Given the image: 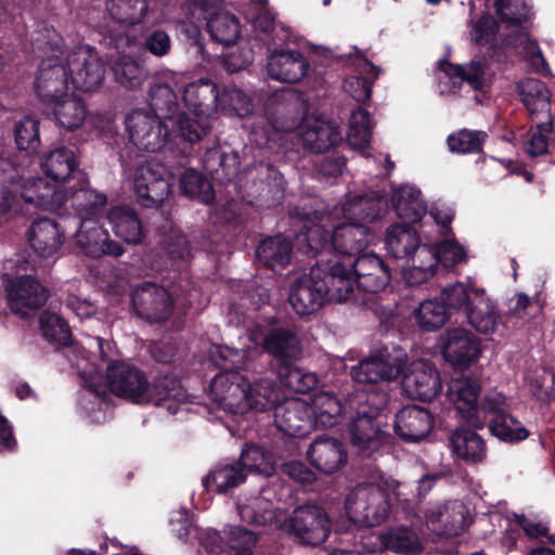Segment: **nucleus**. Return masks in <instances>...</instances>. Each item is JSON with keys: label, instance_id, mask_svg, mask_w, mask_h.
I'll list each match as a JSON object with an SVG mask.
<instances>
[{"label": "nucleus", "instance_id": "1", "mask_svg": "<svg viewBox=\"0 0 555 555\" xmlns=\"http://www.w3.org/2000/svg\"><path fill=\"white\" fill-rule=\"evenodd\" d=\"M447 395L461 417L472 427L488 426L492 436L508 443L528 438L529 430L509 413L507 396L492 389L479 402L481 384H447Z\"/></svg>", "mask_w": 555, "mask_h": 555}, {"label": "nucleus", "instance_id": "2", "mask_svg": "<svg viewBox=\"0 0 555 555\" xmlns=\"http://www.w3.org/2000/svg\"><path fill=\"white\" fill-rule=\"evenodd\" d=\"M293 216L311 223L305 233L308 251L314 255L335 251L343 256H354L363 251L372 240L369 228L359 222L336 224L339 219L337 208L327 211L324 208H295Z\"/></svg>", "mask_w": 555, "mask_h": 555}, {"label": "nucleus", "instance_id": "3", "mask_svg": "<svg viewBox=\"0 0 555 555\" xmlns=\"http://www.w3.org/2000/svg\"><path fill=\"white\" fill-rule=\"evenodd\" d=\"M346 404L350 414V440L361 456L370 457L390 442L391 435L386 430L387 416L383 413L388 404L387 392L374 388L346 390Z\"/></svg>", "mask_w": 555, "mask_h": 555}, {"label": "nucleus", "instance_id": "4", "mask_svg": "<svg viewBox=\"0 0 555 555\" xmlns=\"http://www.w3.org/2000/svg\"><path fill=\"white\" fill-rule=\"evenodd\" d=\"M166 384H81L77 392V404L88 417L96 412L107 409L112 404V397L126 400L134 404L162 406L169 395Z\"/></svg>", "mask_w": 555, "mask_h": 555}, {"label": "nucleus", "instance_id": "5", "mask_svg": "<svg viewBox=\"0 0 555 555\" xmlns=\"http://www.w3.org/2000/svg\"><path fill=\"white\" fill-rule=\"evenodd\" d=\"M441 298L479 334L491 335L503 323L496 304L487 296L485 288L456 282L441 289Z\"/></svg>", "mask_w": 555, "mask_h": 555}, {"label": "nucleus", "instance_id": "6", "mask_svg": "<svg viewBox=\"0 0 555 555\" xmlns=\"http://www.w3.org/2000/svg\"><path fill=\"white\" fill-rule=\"evenodd\" d=\"M218 96L217 85L209 78H199L183 87V103L194 117L185 113L177 118V132L184 141L198 142L209 132L218 109Z\"/></svg>", "mask_w": 555, "mask_h": 555}, {"label": "nucleus", "instance_id": "7", "mask_svg": "<svg viewBox=\"0 0 555 555\" xmlns=\"http://www.w3.org/2000/svg\"><path fill=\"white\" fill-rule=\"evenodd\" d=\"M33 44L46 55L36 77V92L42 101L53 103L66 94L70 83L63 39L54 30H47V35L38 34Z\"/></svg>", "mask_w": 555, "mask_h": 555}, {"label": "nucleus", "instance_id": "8", "mask_svg": "<svg viewBox=\"0 0 555 555\" xmlns=\"http://www.w3.org/2000/svg\"><path fill=\"white\" fill-rule=\"evenodd\" d=\"M203 391L199 395L189 392L183 384H166L169 395L165 406L170 414H176L180 403L202 404L210 400L217 409L234 415H244L249 411L246 384H201Z\"/></svg>", "mask_w": 555, "mask_h": 555}, {"label": "nucleus", "instance_id": "9", "mask_svg": "<svg viewBox=\"0 0 555 555\" xmlns=\"http://www.w3.org/2000/svg\"><path fill=\"white\" fill-rule=\"evenodd\" d=\"M3 183H10V188L4 186L2 191L3 203L0 204V210L7 212L15 205L16 193L25 203L37 208L55 209L67 198L64 193L56 190V185L44 181L40 177H23V169L15 166V170H10L3 178Z\"/></svg>", "mask_w": 555, "mask_h": 555}, {"label": "nucleus", "instance_id": "10", "mask_svg": "<svg viewBox=\"0 0 555 555\" xmlns=\"http://www.w3.org/2000/svg\"><path fill=\"white\" fill-rule=\"evenodd\" d=\"M345 506L352 522L366 528L376 527L388 518L389 494L372 485L358 488L347 496Z\"/></svg>", "mask_w": 555, "mask_h": 555}, {"label": "nucleus", "instance_id": "11", "mask_svg": "<svg viewBox=\"0 0 555 555\" xmlns=\"http://www.w3.org/2000/svg\"><path fill=\"white\" fill-rule=\"evenodd\" d=\"M262 348L279 362L276 374L280 382L304 380L306 376L293 365V361L302 352L300 339L294 330H272L263 339Z\"/></svg>", "mask_w": 555, "mask_h": 555}, {"label": "nucleus", "instance_id": "12", "mask_svg": "<svg viewBox=\"0 0 555 555\" xmlns=\"http://www.w3.org/2000/svg\"><path fill=\"white\" fill-rule=\"evenodd\" d=\"M132 184L138 202L144 207L157 206L170 194L169 173L155 159H146L135 166Z\"/></svg>", "mask_w": 555, "mask_h": 555}, {"label": "nucleus", "instance_id": "13", "mask_svg": "<svg viewBox=\"0 0 555 555\" xmlns=\"http://www.w3.org/2000/svg\"><path fill=\"white\" fill-rule=\"evenodd\" d=\"M287 531L301 544L318 546L331 533V520L326 511L315 504L297 506L285 521Z\"/></svg>", "mask_w": 555, "mask_h": 555}, {"label": "nucleus", "instance_id": "14", "mask_svg": "<svg viewBox=\"0 0 555 555\" xmlns=\"http://www.w3.org/2000/svg\"><path fill=\"white\" fill-rule=\"evenodd\" d=\"M64 54L74 89L89 92L100 87L105 76V65L93 48L78 46Z\"/></svg>", "mask_w": 555, "mask_h": 555}, {"label": "nucleus", "instance_id": "15", "mask_svg": "<svg viewBox=\"0 0 555 555\" xmlns=\"http://www.w3.org/2000/svg\"><path fill=\"white\" fill-rule=\"evenodd\" d=\"M410 367L405 365V354L401 350L393 353H379L362 360L351 371L353 382H395L409 378Z\"/></svg>", "mask_w": 555, "mask_h": 555}, {"label": "nucleus", "instance_id": "16", "mask_svg": "<svg viewBox=\"0 0 555 555\" xmlns=\"http://www.w3.org/2000/svg\"><path fill=\"white\" fill-rule=\"evenodd\" d=\"M126 130L135 147L152 153L160 151L169 135L163 121L144 109H134L127 116Z\"/></svg>", "mask_w": 555, "mask_h": 555}, {"label": "nucleus", "instance_id": "17", "mask_svg": "<svg viewBox=\"0 0 555 555\" xmlns=\"http://www.w3.org/2000/svg\"><path fill=\"white\" fill-rule=\"evenodd\" d=\"M135 313L150 322H164L173 311V299L169 292L153 282H144L132 292Z\"/></svg>", "mask_w": 555, "mask_h": 555}, {"label": "nucleus", "instance_id": "18", "mask_svg": "<svg viewBox=\"0 0 555 555\" xmlns=\"http://www.w3.org/2000/svg\"><path fill=\"white\" fill-rule=\"evenodd\" d=\"M322 274V269L314 266L308 274L299 276L292 284L288 300L297 314L310 315L323 306L326 291Z\"/></svg>", "mask_w": 555, "mask_h": 555}, {"label": "nucleus", "instance_id": "19", "mask_svg": "<svg viewBox=\"0 0 555 555\" xmlns=\"http://www.w3.org/2000/svg\"><path fill=\"white\" fill-rule=\"evenodd\" d=\"M315 269H322V282L325 283L326 298L331 301L348 300L354 292L353 269L351 260L341 261L337 255L330 259H320Z\"/></svg>", "mask_w": 555, "mask_h": 555}, {"label": "nucleus", "instance_id": "20", "mask_svg": "<svg viewBox=\"0 0 555 555\" xmlns=\"http://www.w3.org/2000/svg\"><path fill=\"white\" fill-rule=\"evenodd\" d=\"M286 392L274 412L278 428L292 437H304L310 433L314 418L305 395L291 397Z\"/></svg>", "mask_w": 555, "mask_h": 555}, {"label": "nucleus", "instance_id": "21", "mask_svg": "<svg viewBox=\"0 0 555 555\" xmlns=\"http://www.w3.org/2000/svg\"><path fill=\"white\" fill-rule=\"evenodd\" d=\"M76 244L89 256L103 255L119 257L125 253L124 247L111 238L109 233L99 222L98 218H83L75 234Z\"/></svg>", "mask_w": 555, "mask_h": 555}, {"label": "nucleus", "instance_id": "22", "mask_svg": "<svg viewBox=\"0 0 555 555\" xmlns=\"http://www.w3.org/2000/svg\"><path fill=\"white\" fill-rule=\"evenodd\" d=\"M47 299V288L30 275L17 278L8 287L9 308L23 318L42 307Z\"/></svg>", "mask_w": 555, "mask_h": 555}, {"label": "nucleus", "instance_id": "23", "mask_svg": "<svg viewBox=\"0 0 555 555\" xmlns=\"http://www.w3.org/2000/svg\"><path fill=\"white\" fill-rule=\"evenodd\" d=\"M306 389H294L295 392L305 395L311 409L315 423L324 427H333L338 423L341 414H347L349 408L346 404V397L341 401L334 392L309 387V384H302Z\"/></svg>", "mask_w": 555, "mask_h": 555}, {"label": "nucleus", "instance_id": "24", "mask_svg": "<svg viewBox=\"0 0 555 555\" xmlns=\"http://www.w3.org/2000/svg\"><path fill=\"white\" fill-rule=\"evenodd\" d=\"M310 64L298 50H273L268 55L267 75L269 78L284 82L296 83L308 73Z\"/></svg>", "mask_w": 555, "mask_h": 555}, {"label": "nucleus", "instance_id": "25", "mask_svg": "<svg viewBox=\"0 0 555 555\" xmlns=\"http://www.w3.org/2000/svg\"><path fill=\"white\" fill-rule=\"evenodd\" d=\"M434 428V416L424 408L406 405L395 416L393 430L404 442H420L427 438Z\"/></svg>", "mask_w": 555, "mask_h": 555}, {"label": "nucleus", "instance_id": "26", "mask_svg": "<svg viewBox=\"0 0 555 555\" xmlns=\"http://www.w3.org/2000/svg\"><path fill=\"white\" fill-rule=\"evenodd\" d=\"M309 463L319 472L331 475L338 472L347 463L348 454L345 444L333 437H317L307 451Z\"/></svg>", "mask_w": 555, "mask_h": 555}, {"label": "nucleus", "instance_id": "27", "mask_svg": "<svg viewBox=\"0 0 555 555\" xmlns=\"http://www.w3.org/2000/svg\"><path fill=\"white\" fill-rule=\"evenodd\" d=\"M353 274L359 288L367 293H377L389 284L390 268L379 256L364 254L351 260Z\"/></svg>", "mask_w": 555, "mask_h": 555}, {"label": "nucleus", "instance_id": "28", "mask_svg": "<svg viewBox=\"0 0 555 555\" xmlns=\"http://www.w3.org/2000/svg\"><path fill=\"white\" fill-rule=\"evenodd\" d=\"M298 134L305 147L322 153L341 140L337 126L326 119L308 116L298 127Z\"/></svg>", "mask_w": 555, "mask_h": 555}, {"label": "nucleus", "instance_id": "29", "mask_svg": "<svg viewBox=\"0 0 555 555\" xmlns=\"http://www.w3.org/2000/svg\"><path fill=\"white\" fill-rule=\"evenodd\" d=\"M442 351L446 360L453 366L466 367L478 358L479 341L467 328L448 330Z\"/></svg>", "mask_w": 555, "mask_h": 555}, {"label": "nucleus", "instance_id": "30", "mask_svg": "<svg viewBox=\"0 0 555 555\" xmlns=\"http://www.w3.org/2000/svg\"><path fill=\"white\" fill-rule=\"evenodd\" d=\"M52 104L56 121L67 130L74 131L83 125L98 128L103 121L101 116L88 112L86 103L79 96L65 94Z\"/></svg>", "mask_w": 555, "mask_h": 555}, {"label": "nucleus", "instance_id": "31", "mask_svg": "<svg viewBox=\"0 0 555 555\" xmlns=\"http://www.w3.org/2000/svg\"><path fill=\"white\" fill-rule=\"evenodd\" d=\"M106 220L116 237L126 244L137 245L144 238V228L137 210L129 205L112 206Z\"/></svg>", "mask_w": 555, "mask_h": 555}, {"label": "nucleus", "instance_id": "32", "mask_svg": "<svg viewBox=\"0 0 555 555\" xmlns=\"http://www.w3.org/2000/svg\"><path fill=\"white\" fill-rule=\"evenodd\" d=\"M28 240L38 256L49 258L56 254L63 245L64 232L54 220L41 218L31 224Z\"/></svg>", "mask_w": 555, "mask_h": 555}, {"label": "nucleus", "instance_id": "33", "mask_svg": "<svg viewBox=\"0 0 555 555\" xmlns=\"http://www.w3.org/2000/svg\"><path fill=\"white\" fill-rule=\"evenodd\" d=\"M402 276L405 283L415 286L430 280L438 269V256L435 246L420 245L408 258Z\"/></svg>", "mask_w": 555, "mask_h": 555}, {"label": "nucleus", "instance_id": "34", "mask_svg": "<svg viewBox=\"0 0 555 555\" xmlns=\"http://www.w3.org/2000/svg\"><path fill=\"white\" fill-rule=\"evenodd\" d=\"M219 373L210 382H234L237 379L246 380L244 372L247 369V351L228 346H218L211 352Z\"/></svg>", "mask_w": 555, "mask_h": 555}, {"label": "nucleus", "instance_id": "35", "mask_svg": "<svg viewBox=\"0 0 555 555\" xmlns=\"http://www.w3.org/2000/svg\"><path fill=\"white\" fill-rule=\"evenodd\" d=\"M246 478V467L236 460L215 466L203 477L202 483L207 491L225 494L245 482Z\"/></svg>", "mask_w": 555, "mask_h": 555}, {"label": "nucleus", "instance_id": "36", "mask_svg": "<svg viewBox=\"0 0 555 555\" xmlns=\"http://www.w3.org/2000/svg\"><path fill=\"white\" fill-rule=\"evenodd\" d=\"M438 67L443 73V77L439 78L440 82L451 85L449 92H455L463 81H466L473 89L483 87L486 69L479 61H473L463 66L440 61Z\"/></svg>", "mask_w": 555, "mask_h": 555}, {"label": "nucleus", "instance_id": "37", "mask_svg": "<svg viewBox=\"0 0 555 555\" xmlns=\"http://www.w3.org/2000/svg\"><path fill=\"white\" fill-rule=\"evenodd\" d=\"M450 444L454 455L467 464H478L487 456L486 442L470 428H456L451 437Z\"/></svg>", "mask_w": 555, "mask_h": 555}, {"label": "nucleus", "instance_id": "38", "mask_svg": "<svg viewBox=\"0 0 555 555\" xmlns=\"http://www.w3.org/2000/svg\"><path fill=\"white\" fill-rule=\"evenodd\" d=\"M292 384H246L248 409L257 412L273 410L285 400L286 392L294 390Z\"/></svg>", "mask_w": 555, "mask_h": 555}, {"label": "nucleus", "instance_id": "39", "mask_svg": "<svg viewBox=\"0 0 555 555\" xmlns=\"http://www.w3.org/2000/svg\"><path fill=\"white\" fill-rule=\"evenodd\" d=\"M147 94L151 114L159 120H171L173 130L177 131V118L185 113L180 111L176 92L166 83H155L150 87Z\"/></svg>", "mask_w": 555, "mask_h": 555}, {"label": "nucleus", "instance_id": "40", "mask_svg": "<svg viewBox=\"0 0 555 555\" xmlns=\"http://www.w3.org/2000/svg\"><path fill=\"white\" fill-rule=\"evenodd\" d=\"M380 545L398 555H418L423 544L414 529L408 526L391 527L379 534Z\"/></svg>", "mask_w": 555, "mask_h": 555}, {"label": "nucleus", "instance_id": "41", "mask_svg": "<svg viewBox=\"0 0 555 555\" xmlns=\"http://www.w3.org/2000/svg\"><path fill=\"white\" fill-rule=\"evenodd\" d=\"M237 461L246 467V475L255 473L271 477L275 475L279 466L275 455L270 450L254 442L244 444Z\"/></svg>", "mask_w": 555, "mask_h": 555}, {"label": "nucleus", "instance_id": "42", "mask_svg": "<svg viewBox=\"0 0 555 555\" xmlns=\"http://www.w3.org/2000/svg\"><path fill=\"white\" fill-rule=\"evenodd\" d=\"M392 205L398 217L409 222L420 221L427 211V206L421 196L420 190L409 184L395 190Z\"/></svg>", "mask_w": 555, "mask_h": 555}, {"label": "nucleus", "instance_id": "43", "mask_svg": "<svg viewBox=\"0 0 555 555\" xmlns=\"http://www.w3.org/2000/svg\"><path fill=\"white\" fill-rule=\"evenodd\" d=\"M292 250L291 241L283 235H276L263 240L256 250V256L266 267L284 268L291 261Z\"/></svg>", "mask_w": 555, "mask_h": 555}, {"label": "nucleus", "instance_id": "44", "mask_svg": "<svg viewBox=\"0 0 555 555\" xmlns=\"http://www.w3.org/2000/svg\"><path fill=\"white\" fill-rule=\"evenodd\" d=\"M385 244L388 253L399 259H406L421 245L416 232L405 223L389 227Z\"/></svg>", "mask_w": 555, "mask_h": 555}, {"label": "nucleus", "instance_id": "45", "mask_svg": "<svg viewBox=\"0 0 555 555\" xmlns=\"http://www.w3.org/2000/svg\"><path fill=\"white\" fill-rule=\"evenodd\" d=\"M437 299L424 300L414 311V318L417 325L427 332L440 328L450 318L455 314V310L442 300L441 295Z\"/></svg>", "mask_w": 555, "mask_h": 555}, {"label": "nucleus", "instance_id": "46", "mask_svg": "<svg viewBox=\"0 0 555 555\" xmlns=\"http://www.w3.org/2000/svg\"><path fill=\"white\" fill-rule=\"evenodd\" d=\"M517 91L530 115L550 113L551 94L544 82L526 78L517 83Z\"/></svg>", "mask_w": 555, "mask_h": 555}, {"label": "nucleus", "instance_id": "47", "mask_svg": "<svg viewBox=\"0 0 555 555\" xmlns=\"http://www.w3.org/2000/svg\"><path fill=\"white\" fill-rule=\"evenodd\" d=\"M207 29L211 38L224 46L236 42L241 34L240 23L235 15L218 10L205 16Z\"/></svg>", "mask_w": 555, "mask_h": 555}, {"label": "nucleus", "instance_id": "48", "mask_svg": "<svg viewBox=\"0 0 555 555\" xmlns=\"http://www.w3.org/2000/svg\"><path fill=\"white\" fill-rule=\"evenodd\" d=\"M106 8L111 17L125 26L142 23L152 10L149 0H109Z\"/></svg>", "mask_w": 555, "mask_h": 555}, {"label": "nucleus", "instance_id": "49", "mask_svg": "<svg viewBox=\"0 0 555 555\" xmlns=\"http://www.w3.org/2000/svg\"><path fill=\"white\" fill-rule=\"evenodd\" d=\"M41 168L53 181L64 182L76 169L75 154L65 147L53 150L41 160Z\"/></svg>", "mask_w": 555, "mask_h": 555}, {"label": "nucleus", "instance_id": "50", "mask_svg": "<svg viewBox=\"0 0 555 555\" xmlns=\"http://www.w3.org/2000/svg\"><path fill=\"white\" fill-rule=\"evenodd\" d=\"M383 199L376 195H357L348 199L338 216L347 220H373L382 210Z\"/></svg>", "mask_w": 555, "mask_h": 555}, {"label": "nucleus", "instance_id": "51", "mask_svg": "<svg viewBox=\"0 0 555 555\" xmlns=\"http://www.w3.org/2000/svg\"><path fill=\"white\" fill-rule=\"evenodd\" d=\"M358 69L363 77L352 76L346 79L344 89L357 102H365L371 98L372 82L378 78L382 70L366 59L358 65Z\"/></svg>", "mask_w": 555, "mask_h": 555}, {"label": "nucleus", "instance_id": "52", "mask_svg": "<svg viewBox=\"0 0 555 555\" xmlns=\"http://www.w3.org/2000/svg\"><path fill=\"white\" fill-rule=\"evenodd\" d=\"M80 182V188L72 192L73 207L78 211L80 219L96 218L99 210L105 205L106 196L90 189L86 182Z\"/></svg>", "mask_w": 555, "mask_h": 555}, {"label": "nucleus", "instance_id": "53", "mask_svg": "<svg viewBox=\"0 0 555 555\" xmlns=\"http://www.w3.org/2000/svg\"><path fill=\"white\" fill-rule=\"evenodd\" d=\"M237 511L242 521L256 527L271 522L275 516L272 502L263 498H254L238 504Z\"/></svg>", "mask_w": 555, "mask_h": 555}, {"label": "nucleus", "instance_id": "54", "mask_svg": "<svg viewBox=\"0 0 555 555\" xmlns=\"http://www.w3.org/2000/svg\"><path fill=\"white\" fill-rule=\"evenodd\" d=\"M217 105L223 112L241 117L249 115L253 111L250 98L243 90L234 86L225 87L219 93Z\"/></svg>", "mask_w": 555, "mask_h": 555}, {"label": "nucleus", "instance_id": "55", "mask_svg": "<svg viewBox=\"0 0 555 555\" xmlns=\"http://www.w3.org/2000/svg\"><path fill=\"white\" fill-rule=\"evenodd\" d=\"M15 143L20 151L33 154L38 151L40 145L39 121L38 119L25 116L20 119L14 129Z\"/></svg>", "mask_w": 555, "mask_h": 555}, {"label": "nucleus", "instance_id": "56", "mask_svg": "<svg viewBox=\"0 0 555 555\" xmlns=\"http://www.w3.org/2000/svg\"><path fill=\"white\" fill-rule=\"evenodd\" d=\"M372 137V125L370 115L366 111L358 108L350 117L348 131L349 144L358 150L369 146Z\"/></svg>", "mask_w": 555, "mask_h": 555}, {"label": "nucleus", "instance_id": "57", "mask_svg": "<svg viewBox=\"0 0 555 555\" xmlns=\"http://www.w3.org/2000/svg\"><path fill=\"white\" fill-rule=\"evenodd\" d=\"M42 335L51 343L66 345L70 340V331L64 319L49 311H43L39 318Z\"/></svg>", "mask_w": 555, "mask_h": 555}, {"label": "nucleus", "instance_id": "58", "mask_svg": "<svg viewBox=\"0 0 555 555\" xmlns=\"http://www.w3.org/2000/svg\"><path fill=\"white\" fill-rule=\"evenodd\" d=\"M113 73L118 83L126 88H137L144 79L143 69L139 64L127 55L120 56L113 66Z\"/></svg>", "mask_w": 555, "mask_h": 555}, {"label": "nucleus", "instance_id": "59", "mask_svg": "<svg viewBox=\"0 0 555 555\" xmlns=\"http://www.w3.org/2000/svg\"><path fill=\"white\" fill-rule=\"evenodd\" d=\"M180 189L185 195L198 198L204 203H209L212 199L209 181L193 169L185 170L182 173Z\"/></svg>", "mask_w": 555, "mask_h": 555}, {"label": "nucleus", "instance_id": "60", "mask_svg": "<svg viewBox=\"0 0 555 555\" xmlns=\"http://www.w3.org/2000/svg\"><path fill=\"white\" fill-rule=\"evenodd\" d=\"M466 508L463 504L453 502L439 508L431 521L443 525L450 534H459L464 529Z\"/></svg>", "mask_w": 555, "mask_h": 555}, {"label": "nucleus", "instance_id": "61", "mask_svg": "<svg viewBox=\"0 0 555 555\" xmlns=\"http://www.w3.org/2000/svg\"><path fill=\"white\" fill-rule=\"evenodd\" d=\"M495 11L507 28L519 27L528 16L527 5L519 0H496Z\"/></svg>", "mask_w": 555, "mask_h": 555}, {"label": "nucleus", "instance_id": "62", "mask_svg": "<svg viewBox=\"0 0 555 555\" xmlns=\"http://www.w3.org/2000/svg\"><path fill=\"white\" fill-rule=\"evenodd\" d=\"M547 134H554L553 122L540 124L531 129L525 139V149L530 156H538L548 152L551 146H555L554 141H550Z\"/></svg>", "mask_w": 555, "mask_h": 555}, {"label": "nucleus", "instance_id": "63", "mask_svg": "<svg viewBox=\"0 0 555 555\" xmlns=\"http://www.w3.org/2000/svg\"><path fill=\"white\" fill-rule=\"evenodd\" d=\"M486 133L480 131L461 130L448 138L451 151L459 153L478 152L485 141Z\"/></svg>", "mask_w": 555, "mask_h": 555}, {"label": "nucleus", "instance_id": "64", "mask_svg": "<svg viewBox=\"0 0 555 555\" xmlns=\"http://www.w3.org/2000/svg\"><path fill=\"white\" fill-rule=\"evenodd\" d=\"M439 262L452 268L466 259L465 248L454 240H444L435 246Z\"/></svg>", "mask_w": 555, "mask_h": 555}]
</instances>
